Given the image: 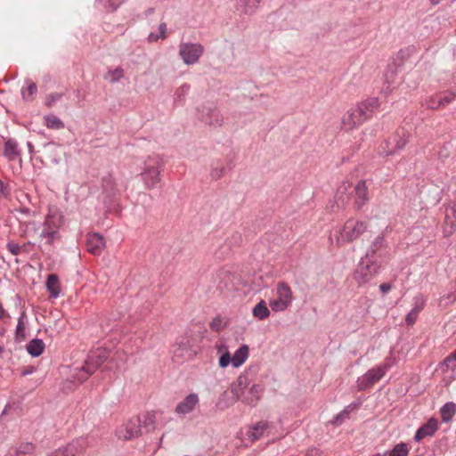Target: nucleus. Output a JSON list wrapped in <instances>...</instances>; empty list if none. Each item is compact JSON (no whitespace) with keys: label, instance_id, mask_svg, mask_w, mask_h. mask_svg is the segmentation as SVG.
I'll return each mask as SVG.
<instances>
[{"label":"nucleus","instance_id":"nucleus-1","mask_svg":"<svg viewBox=\"0 0 456 456\" xmlns=\"http://www.w3.org/2000/svg\"><path fill=\"white\" fill-rule=\"evenodd\" d=\"M379 107V101L376 97L361 102L344 114L341 119L342 129L350 131L360 126L372 117L374 110Z\"/></svg>","mask_w":456,"mask_h":456},{"label":"nucleus","instance_id":"nucleus-2","mask_svg":"<svg viewBox=\"0 0 456 456\" xmlns=\"http://www.w3.org/2000/svg\"><path fill=\"white\" fill-rule=\"evenodd\" d=\"M162 167L163 159L159 155L153 154L145 159L141 176L147 189H153L160 182Z\"/></svg>","mask_w":456,"mask_h":456},{"label":"nucleus","instance_id":"nucleus-3","mask_svg":"<svg viewBox=\"0 0 456 456\" xmlns=\"http://www.w3.org/2000/svg\"><path fill=\"white\" fill-rule=\"evenodd\" d=\"M109 354V350L105 348H98L97 350L91 352L84 365L77 369V372L75 374L77 379L81 382L86 380L102 364L106 362Z\"/></svg>","mask_w":456,"mask_h":456},{"label":"nucleus","instance_id":"nucleus-4","mask_svg":"<svg viewBox=\"0 0 456 456\" xmlns=\"http://www.w3.org/2000/svg\"><path fill=\"white\" fill-rule=\"evenodd\" d=\"M366 221L348 219L339 231L337 237V244L343 245L353 242L368 231Z\"/></svg>","mask_w":456,"mask_h":456},{"label":"nucleus","instance_id":"nucleus-5","mask_svg":"<svg viewBox=\"0 0 456 456\" xmlns=\"http://www.w3.org/2000/svg\"><path fill=\"white\" fill-rule=\"evenodd\" d=\"M381 262L362 256L354 272V279L362 286L371 281L379 272Z\"/></svg>","mask_w":456,"mask_h":456},{"label":"nucleus","instance_id":"nucleus-6","mask_svg":"<svg viewBox=\"0 0 456 456\" xmlns=\"http://www.w3.org/2000/svg\"><path fill=\"white\" fill-rule=\"evenodd\" d=\"M275 299L269 302V305L273 312H282L288 309L293 300V294L291 288L285 281H279L276 286Z\"/></svg>","mask_w":456,"mask_h":456},{"label":"nucleus","instance_id":"nucleus-7","mask_svg":"<svg viewBox=\"0 0 456 456\" xmlns=\"http://www.w3.org/2000/svg\"><path fill=\"white\" fill-rule=\"evenodd\" d=\"M389 245L384 233H380L370 244L363 256L370 259H378L381 263L389 256Z\"/></svg>","mask_w":456,"mask_h":456},{"label":"nucleus","instance_id":"nucleus-8","mask_svg":"<svg viewBox=\"0 0 456 456\" xmlns=\"http://www.w3.org/2000/svg\"><path fill=\"white\" fill-rule=\"evenodd\" d=\"M388 369L387 363L380 364L369 370L365 374L357 379V388L360 391H365L370 388L375 383L379 381L386 374Z\"/></svg>","mask_w":456,"mask_h":456},{"label":"nucleus","instance_id":"nucleus-9","mask_svg":"<svg viewBox=\"0 0 456 456\" xmlns=\"http://www.w3.org/2000/svg\"><path fill=\"white\" fill-rule=\"evenodd\" d=\"M198 117L200 121L213 127L221 126L224 123V118L213 104H204L198 109Z\"/></svg>","mask_w":456,"mask_h":456},{"label":"nucleus","instance_id":"nucleus-10","mask_svg":"<svg viewBox=\"0 0 456 456\" xmlns=\"http://www.w3.org/2000/svg\"><path fill=\"white\" fill-rule=\"evenodd\" d=\"M203 51V46L199 43H181L179 45V54L187 65L196 63L202 55Z\"/></svg>","mask_w":456,"mask_h":456},{"label":"nucleus","instance_id":"nucleus-11","mask_svg":"<svg viewBox=\"0 0 456 456\" xmlns=\"http://www.w3.org/2000/svg\"><path fill=\"white\" fill-rule=\"evenodd\" d=\"M142 435V419L139 416L131 418L124 429L118 431V437L124 440H131Z\"/></svg>","mask_w":456,"mask_h":456},{"label":"nucleus","instance_id":"nucleus-12","mask_svg":"<svg viewBox=\"0 0 456 456\" xmlns=\"http://www.w3.org/2000/svg\"><path fill=\"white\" fill-rule=\"evenodd\" d=\"M63 224V215L57 208H50L43 224V229L60 230Z\"/></svg>","mask_w":456,"mask_h":456},{"label":"nucleus","instance_id":"nucleus-13","mask_svg":"<svg viewBox=\"0 0 456 456\" xmlns=\"http://www.w3.org/2000/svg\"><path fill=\"white\" fill-rule=\"evenodd\" d=\"M87 445L86 438L79 437L61 448V451L65 456H83Z\"/></svg>","mask_w":456,"mask_h":456},{"label":"nucleus","instance_id":"nucleus-14","mask_svg":"<svg viewBox=\"0 0 456 456\" xmlns=\"http://www.w3.org/2000/svg\"><path fill=\"white\" fill-rule=\"evenodd\" d=\"M407 142L408 138L405 136L404 133L403 134H394L386 142L387 150H384L383 153L386 155L395 154L396 151L403 150Z\"/></svg>","mask_w":456,"mask_h":456},{"label":"nucleus","instance_id":"nucleus-15","mask_svg":"<svg viewBox=\"0 0 456 456\" xmlns=\"http://www.w3.org/2000/svg\"><path fill=\"white\" fill-rule=\"evenodd\" d=\"M354 205L361 209L370 200L369 190L365 180H360L354 187Z\"/></svg>","mask_w":456,"mask_h":456},{"label":"nucleus","instance_id":"nucleus-16","mask_svg":"<svg viewBox=\"0 0 456 456\" xmlns=\"http://www.w3.org/2000/svg\"><path fill=\"white\" fill-rule=\"evenodd\" d=\"M438 429V421L435 418H430L427 423L422 425L415 433L414 440L421 441L427 436H432Z\"/></svg>","mask_w":456,"mask_h":456},{"label":"nucleus","instance_id":"nucleus-17","mask_svg":"<svg viewBox=\"0 0 456 456\" xmlns=\"http://www.w3.org/2000/svg\"><path fill=\"white\" fill-rule=\"evenodd\" d=\"M105 242L104 238L99 233L88 234L86 240L87 250L94 255L98 256L102 253L104 248Z\"/></svg>","mask_w":456,"mask_h":456},{"label":"nucleus","instance_id":"nucleus-18","mask_svg":"<svg viewBox=\"0 0 456 456\" xmlns=\"http://www.w3.org/2000/svg\"><path fill=\"white\" fill-rule=\"evenodd\" d=\"M198 403V395L196 394H190L176 405L175 412L183 415L190 413L193 411Z\"/></svg>","mask_w":456,"mask_h":456},{"label":"nucleus","instance_id":"nucleus-19","mask_svg":"<svg viewBox=\"0 0 456 456\" xmlns=\"http://www.w3.org/2000/svg\"><path fill=\"white\" fill-rule=\"evenodd\" d=\"M262 0H236L235 8L240 14L252 15L260 6Z\"/></svg>","mask_w":456,"mask_h":456},{"label":"nucleus","instance_id":"nucleus-20","mask_svg":"<svg viewBox=\"0 0 456 456\" xmlns=\"http://www.w3.org/2000/svg\"><path fill=\"white\" fill-rule=\"evenodd\" d=\"M263 394V387L258 384L251 386L248 393L243 396L242 402L249 406H256Z\"/></svg>","mask_w":456,"mask_h":456},{"label":"nucleus","instance_id":"nucleus-21","mask_svg":"<svg viewBox=\"0 0 456 456\" xmlns=\"http://www.w3.org/2000/svg\"><path fill=\"white\" fill-rule=\"evenodd\" d=\"M270 428L268 421H259L254 424L248 432V438L251 441L258 440L262 437L265 432Z\"/></svg>","mask_w":456,"mask_h":456},{"label":"nucleus","instance_id":"nucleus-22","mask_svg":"<svg viewBox=\"0 0 456 456\" xmlns=\"http://www.w3.org/2000/svg\"><path fill=\"white\" fill-rule=\"evenodd\" d=\"M4 155L8 160H15L20 155V151L18 149V143L14 139H8L4 143Z\"/></svg>","mask_w":456,"mask_h":456},{"label":"nucleus","instance_id":"nucleus-23","mask_svg":"<svg viewBox=\"0 0 456 456\" xmlns=\"http://www.w3.org/2000/svg\"><path fill=\"white\" fill-rule=\"evenodd\" d=\"M249 348L247 345H241L234 353L232 357V364L233 367L238 368L242 365L248 357Z\"/></svg>","mask_w":456,"mask_h":456},{"label":"nucleus","instance_id":"nucleus-24","mask_svg":"<svg viewBox=\"0 0 456 456\" xmlns=\"http://www.w3.org/2000/svg\"><path fill=\"white\" fill-rule=\"evenodd\" d=\"M46 288L52 297L57 298L60 296L61 288L57 274L51 273L48 275L46 280Z\"/></svg>","mask_w":456,"mask_h":456},{"label":"nucleus","instance_id":"nucleus-25","mask_svg":"<svg viewBox=\"0 0 456 456\" xmlns=\"http://www.w3.org/2000/svg\"><path fill=\"white\" fill-rule=\"evenodd\" d=\"M26 348L32 357H38L45 350V343L40 338H33L28 343Z\"/></svg>","mask_w":456,"mask_h":456},{"label":"nucleus","instance_id":"nucleus-26","mask_svg":"<svg viewBox=\"0 0 456 456\" xmlns=\"http://www.w3.org/2000/svg\"><path fill=\"white\" fill-rule=\"evenodd\" d=\"M36 445L32 443H21L11 456H35Z\"/></svg>","mask_w":456,"mask_h":456},{"label":"nucleus","instance_id":"nucleus-27","mask_svg":"<svg viewBox=\"0 0 456 456\" xmlns=\"http://www.w3.org/2000/svg\"><path fill=\"white\" fill-rule=\"evenodd\" d=\"M441 418L444 422L452 420L456 413V404L453 402L446 403L440 410Z\"/></svg>","mask_w":456,"mask_h":456},{"label":"nucleus","instance_id":"nucleus-28","mask_svg":"<svg viewBox=\"0 0 456 456\" xmlns=\"http://www.w3.org/2000/svg\"><path fill=\"white\" fill-rule=\"evenodd\" d=\"M27 317V314L25 311H23L19 319L17 327L15 330L14 338L16 342H21L26 338V332H25V323L24 319Z\"/></svg>","mask_w":456,"mask_h":456},{"label":"nucleus","instance_id":"nucleus-29","mask_svg":"<svg viewBox=\"0 0 456 456\" xmlns=\"http://www.w3.org/2000/svg\"><path fill=\"white\" fill-rule=\"evenodd\" d=\"M252 313L256 318L261 321L268 318L270 315V310L264 300H261L255 305Z\"/></svg>","mask_w":456,"mask_h":456},{"label":"nucleus","instance_id":"nucleus-30","mask_svg":"<svg viewBox=\"0 0 456 456\" xmlns=\"http://www.w3.org/2000/svg\"><path fill=\"white\" fill-rule=\"evenodd\" d=\"M123 2L124 0H96V4L107 12H113Z\"/></svg>","mask_w":456,"mask_h":456},{"label":"nucleus","instance_id":"nucleus-31","mask_svg":"<svg viewBox=\"0 0 456 456\" xmlns=\"http://www.w3.org/2000/svg\"><path fill=\"white\" fill-rule=\"evenodd\" d=\"M102 187L103 190L111 196L116 195V193L118 191V185L111 175H108L103 177Z\"/></svg>","mask_w":456,"mask_h":456},{"label":"nucleus","instance_id":"nucleus-32","mask_svg":"<svg viewBox=\"0 0 456 456\" xmlns=\"http://www.w3.org/2000/svg\"><path fill=\"white\" fill-rule=\"evenodd\" d=\"M39 236L42 240H45V243L48 245H52L53 244L54 241L59 240L61 239L59 230L43 229Z\"/></svg>","mask_w":456,"mask_h":456},{"label":"nucleus","instance_id":"nucleus-33","mask_svg":"<svg viewBox=\"0 0 456 456\" xmlns=\"http://www.w3.org/2000/svg\"><path fill=\"white\" fill-rule=\"evenodd\" d=\"M396 76V73L394 69H388L384 74V82L386 85V87L383 88L384 92L386 94H390L395 87V77Z\"/></svg>","mask_w":456,"mask_h":456},{"label":"nucleus","instance_id":"nucleus-34","mask_svg":"<svg viewBox=\"0 0 456 456\" xmlns=\"http://www.w3.org/2000/svg\"><path fill=\"white\" fill-rule=\"evenodd\" d=\"M46 127L60 130L64 127V123L55 115L50 114L44 118Z\"/></svg>","mask_w":456,"mask_h":456},{"label":"nucleus","instance_id":"nucleus-35","mask_svg":"<svg viewBox=\"0 0 456 456\" xmlns=\"http://www.w3.org/2000/svg\"><path fill=\"white\" fill-rule=\"evenodd\" d=\"M439 98L437 99L436 105H431L430 110H438L440 107H444L449 103H451L455 98L456 94L452 92H446L444 94H438Z\"/></svg>","mask_w":456,"mask_h":456},{"label":"nucleus","instance_id":"nucleus-36","mask_svg":"<svg viewBox=\"0 0 456 456\" xmlns=\"http://www.w3.org/2000/svg\"><path fill=\"white\" fill-rule=\"evenodd\" d=\"M26 83L28 84L27 88L21 89L22 99L24 101H32L37 92V86L34 82L29 80H27Z\"/></svg>","mask_w":456,"mask_h":456},{"label":"nucleus","instance_id":"nucleus-37","mask_svg":"<svg viewBox=\"0 0 456 456\" xmlns=\"http://www.w3.org/2000/svg\"><path fill=\"white\" fill-rule=\"evenodd\" d=\"M143 428L147 432L153 431L156 428V416L154 412L148 411L143 416Z\"/></svg>","mask_w":456,"mask_h":456},{"label":"nucleus","instance_id":"nucleus-38","mask_svg":"<svg viewBox=\"0 0 456 456\" xmlns=\"http://www.w3.org/2000/svg\"><path fill=\"white\" fill-rule=\"evenodd\" d=\"M445 223L450 224L452 230L456 229V203L447 209Z\"/></svg>","mask_w":456,"mask_h":456},{"label":"nucleus","instance_id":"nucleus-39","mask_svg":"<svg viewBox=\"0 0 456 456\" xmlns=\"http://www.w3.org/2000/svg\"><path fill=\"white\" fill-rule=\"evenodd\" d=\"M108 76H110V83H117L124 77V69L121 67H118L113 70L110 69L104 76V78L107 79Z\"/></svg>","mask_w":456,"mask_h":456},{"label":"nucleus","instance_id":"nucleus-40","mask_svg":"<svg viewBox=\"0 0 456 456\" xmlns=\"http://www.w3.org/2000/svg\"><path fill=\"white\" fill-rule=\"evenodd\" d=\"M408 453V445L404 443H400L395 445V447L390 451L389 456H407Z\"/></svg>","mask_w":456,"mask_h":456},{"label":"nucleus","instance_id":"nucleus-41","mask_svg":"<svg viewBox=\"0 0 456 456\" xmlns=\"http://www.w3.org/2000/svg\"><path fill=\"white\" fill-rule=\"evenodd\" d=\"M443 365H445L448 369L452 370H456V350L451 353L442 362Z\"/></svg>","mask_w":456,"mask_h":456},{"label":"nucleus","instance_id":"nucleus-42","mask_svg":"<svg viewBox=\"0 0 456 456\" xmlns=\"http://www.w3.org/2000/svg\"><path fill=\"white\" fill-rule=\"evenodd\" d=\"M28 247V244H23V245H19L13 241H9L7 244H6V248L9 250V252H11L13 256H17L19 255L21 250H22V248H27Z\"/></svg>","mask_w":456,"mask_h":456},{"label":"nucleus","instance_id":"nucleus-43","mask_svg":"<svg viewBox=\"0 0 456 456\" xmlns=\"http://www.w3.org/2000/svg\"><path fill=\"white\" fill-rule=\"evenodd\" d=\"M63 94H61V93H53V94H50L47 97H46V101H45V105L48 107V108H52L53 103L59 100H61L62 98Z\"/></svg>","mask_w":456,"mask_h":456},{"label":"nucleus","instance_id":"nucleus-44","mask_svg":"<svg viewBox=\"0 0 456 456\" xmlns=\"http://www.w3.org/2000/svg\"><path fill=\"white\" fill-rule=\"evenodd\" d=\"M348 187H350L349 184L348 185L343 184L338 189L337 195H336L338 202L340 201L342 204H344L345 201H346L348 200L347 197L344 198V196H343L346 193Z\"/></svg>","mask_w":456,"mask_h":456},{"label":"nucleus","instance_id":"nucleus-45","mask_svg":"<svg viewBox=\"0 0 456 456\" xmlns=\"http://www.w3.org/2000/svg\"><path fill=\"white\" fill-rule=\"evenodd\" d=\"M414 301V308H417L419 311H422L426 305V298L423 295H418L413 298Z\"/></svg>","mask_w":456,"mask_h":456},{"label":"nucleus","instance_id":"nucleus-46","mask_svg":"<svg viewBox=\"0 0 456 456\" xmlns=\"http://www.w3.org/2000/svg\"><path fill=\"white\" fill-rule=\"evenodd\" d=\"M230 363H232V357L230 353L226 351L219 358V366L221 368H226Z\"/></svg>","mask_w":456,"mask_h":456},{"label":"nucleus","instance_id":"nucleus-47","mask_svg":"<svg viewBox=\"0 0 456 456\" xmlns=\"http://www.w3.org/2000/svg\"><path fill=\"white\" fill-rule=\"evenodd\" d=\"M11 189L7 183L0 179V199H6L10 194Z\"/></svg>","mask_w":456,"mask_h":456},{"label":"nucleus","instance_id":"nucleus-48","mask_svg":"<svg viewBox=\"0 0 456 456\" xmlns=\"http://www.w3.org/2000/svg\"><path fill=\"white\" fill-rule=\"evenodd\" d=\"M224 167H220V168L214 167V168H212V170L210 172V176L214 180H218L224 175Z\"/></svg>","mask_w":456,"mask_h":456},{"label":"nucleus","instance_id":"nucleus-49","mask_svg":"<svg viewBox=\"0 0 456 456\" xmlns=\"http://www.w3.org/2000/svg\"><path fill=\"white\" fill-rule=\"evenodd\" d=\"M248 385V377L244 375H240L237 379V384L232 385V387H241L243 390L247 388Z\"/></svg>","mask_w":456,"mask_h":456},{"label":"nucleus","instance_id":"nucleus-50","mask_svg":"<svg viewBox=\"0 0 456 456\" xmlns=\"http://www.w3.org/2000/svg\"><path fill=\"white\" fill-rule=\"evenodd\" d=\"M190 90V86L187 85V84H184L183 86H181L178 89V92H177V100L183 102V97L184 95L189 92Z\"/></svg>","mask_w":456,"mask_h":456},{"label":"nucleus","instance_id":"nucleus-51","mask_svg":"<svg viewBox=\"0 0 456 456\" xmlns=\"http://www.w3.org/2000/svg\"><path fill=\"white\" fill-rule=\"evenodd\" d=\"M232 394L236 397L237 400L242 401L243 396H245V390H243L241 387L232 386Z\"/></svg>","mask_w":456,"mask_h":456},{"label":"nucleus","instance_id":"nucleus-52","mask_svg":"<svg viewBox=\"0 0 456 456\" xmlns=\"http://www.w3.org/2000/svg\"><path fill=\"white\" fill-rule=\"evenodd\" d=\"M350 411L351 410L345 409L343 411H341L338 415L335 417L332 422L335 424H341L343 419L346 417Z\"/></svg>","mask_w":456,"mask_h":456},{"label":"nucleus","instance_id":"nucleus-53","mask_svg":"<svg viewBox=\"0 0 456 456\" xmlns=\"http://www.w3.org/2000/svg\"><path fill=\"white\" fill-rule=\"evenodd\" d=\"M417 318H418V315L410 311L408 313V314L406 315L405 322L407 325H412L415 323Z\"/></svg>","mask_w":456,"mask_h":456},{"label":"nucleus","instance_id":"nucleus-54","mask_svg":"<svg viewBox=\"0 0 456 456\" xmlns=\"http://www.w3.org/2000/svg\"><path fill=\"white\" fill-rule=\"evenodd\" d=\"M439 98V95H434L431 96L428 100L426 101V107L428 109H430L431 105H436L437 104V99Z\"/></svg>","mask_w":456,"mask_h":456},{"label":"nucleus","instance_id":"nucleus-55","mask_svg":"<svg viewBox=\"0 0 456 456\" xmlns=\"http://www.w3.org/2000/svg\"><path fill=\"white\" fill-rule=\"evenodd\" d=\"M305 456H324L323 452L320 451L319 449L313 448L311 450H308Z\"/></svg>","mask_w":456,"mask_h":456},{"label":"nucleus","instance_id":"nucleus-56","mask_svg":"<svg viewBox=\"0 0 456 456\" xmlns=\"http://www.w3.org/2000/svg\"><path fill=\"white\" fill-rule=\"evenodd\" d=\"M159 35H160V38L161 39H165L166 38V31H167V24L162 22L159 24Z\"/></svg>","mask_w":456,"mask_h":456},{"label":"nucleus","instance_id":"nucleus-57","mask_svg":"<svg viewBox=\"0 0 456 456\" xmlns=\"http://www.w3.org/2000/svg\"><path fill=\"white\" fill-rule=\"evenodd\" d=\"M34 366H27L24 370H21L20 375L25 377L27 375L32 374L35 371Z\"/></svg>","mask_w":456,"mask_h":456},{"label":"nucleus","instance_id":"nucleus-58","mask_svg":"<svg viewBox=\"0 0 456 456\" xmlns=\"http://www.w3.org/2000/svg\"><path fill=\"white\" fill-rule=\"evenodd\" d=\"M392 289V285L390 283H382L379 285V289L383 294L387 293Z\"/></svg>","mask_w":456,"mask_h":456},{"label":"nucleus","instance_id":"nucleus-59","mask_svg":"<svg viewBox=\"0 0 456 456\" xmlns=\"http://www.w3.org/2000/svg\"><path fill=\"white\" fill-rule=\"evenodd\" d=\"M220 323L221 320L219 318L214 319L213 322L210 323V327L214 330H218Z\"/></svg>","mask_w":456,"mask_h":456},{"label":"nucleus","instance_id":"nucleus-60","mask_svg":"<svg viewBox=\"0 0 456 456\" xmlns=\"http://www.w3.org/2000/svg\"><path fill=\"white\" fill-rule=\"evenodd\" d=\"M160 38V35H157L155 33H150L149 36H148V41L152 43V42H157L159 39Z\"/></svg>","mask_w":456,"mask_h":456},{"label":"nucleus","instance_id":"nucleus-61","mask_svg":"<svg viewBox=\"0 0 456 456\" xmlns=\"http://www.w3.org/2000/svg\"><path fill=\"white\" fill-rule=\"evenodd\" d=\"M4 317L10 318V315L5 312L3 305L0 304V320L4 319Z\"/></svg>","mask_w":456,"mask_h":456},{"label":"nucleus","instance_id":"nucleus-62","mask_svg":"<svg viewBox=\"0 0 456 456\" xmlns=\"http://www.w3.org/2000/svg\"><path fill=\"white\" fill-rule=\"evenodd\" d=\"M361 403H362L360 401L354 402L349 406H347L346 409L350 410V408H357V407H359L361 405Z\"/></svg>","mask_w":456,"mask_h":456},{"label":"nucleus","instance_id":"nucleus-63","mask_svg":"<svg viewBox=\"0 0 456 456\" xmlns=\"http://www.w3.org/2000/svg\"><path fill=\"white\" fill-rule=\"evenodd\" d=\"M50 456H65L61 449H58L53 452Z\"/></svg>","mask_w":456,"mask_h":456},{"label":"nucleus","instance_id":"nucleus-64","mask_svg":"<svg viewBox=\"0 0 456 456\" xmlns=\"http://www.w3.org/2000/svg\"><path fill=\"white\" fill-rule=\"evenodd\" d=\"M153 12H154L153 8H149L146 10L145 14L148 16V15L151 14Z\"/></svg>","mask_w":456,"mask_h":456}]
</instances>
